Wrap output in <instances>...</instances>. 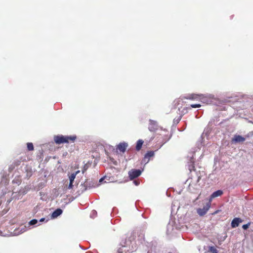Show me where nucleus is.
I'll use <instances>...</instances> for the list:
<instances>
[{
  "label": "nucleus",
  "mask_w": 253,
  "mask_h": 253,
  "mask_svg": "<svg viewBox=\"0 0 253 253\" xmlns=\"http://www.w3.org/2000/svg\"><path fill=\"white\" fill-rule=\"evenodd\" d=\"M128 144L125 142H121L116 146V149L120 152L125 153L126 151Z\"/></svg>",
  "instance_id": "423d86ee"
},
{
  "label": "nucleus",
  "mask_w": 253,
  "mask_h": 253,
  "mask_svg": "<svg viewBox=\"0 0 253 253\" xmlns=\"http://www.w3.org/2000/svg\"><path fill=\"white\" fill-rule=\"evenodd\" d=\"M250 225V223H247L246 224H244V225H243L242 228L244 230H246V229H247L249 227Z\"/></svg>",
  "instance_id": "b1692460"
},
{
  "label": "nucleus",
  "mask_w": 253,
  "mask_h": 253,
  "mask_svg": "<svg viewBox=\"0 0 253 253\" xmlns=\"http://www.w3.org/2000/svg\"><path fill=\"white\" fill-rule=\"evenodd\" d=\"M223 192L221 190H217L214 192L210 196V199H209V201L211 203L213 199L217 197L218 196H221L223 194Z\"/></svg>",
  "instance_id": "1a4fd4ad"
},
{
  "label": "nucleus",
  "mask_w": 253,
  "mask_h": 253,
  "mask_svg": "<svg viewBox=\"0 0 253 253\" xmlns=\"http://www.w3.org/2000/svg\"><path fill=\"white\" fill-rule=\"evenodd\" d=\"M149 130L151 131H155L158 129V125L156 121L150 120L149 121Z\"/></svg>",
  "instance_id": "6e6552de"
},
{
  "label": "nucleus",
  "mask_w": 253,
  "mask_h": 253,
  "mask_svg": "<svg viewBox=\"0 0 253 253\" xmlns=\"http://www.w3.org/2000/svg\"><path fill=\"white\" fill-rule=\"evenodd\" d=\"M196 174H197V178L196 180V182L198 183L201 178V175L200 174V172H199V173L197 172Z\"/></svg>",
  "instance_id": "4be33fe9"
},
{
  "label": "nucleus",
  "mask_w": 253,
  "mask_h": 253,
  "mask_svg": "<svg viewBox=\"0 0 253 253\" xmlns=\"http://www.w3.org/2000/svg\"><path fill=\"white\" fill-rule=\"evenodd\" d=\"M15 220L12 219L10 222L9 225L7 226L6 230L4 231V236H11L16 235V227L15 226Z\"/></svg>",
  "instance_id": "7ed1b4c3"
},
{
  "label": "nucleus",
  "mask_w": 253,
  "mask_h": 253,
  "mask_svg": "<svg viewBox=\"0 0 253 253\" xmlns=\"http://www.w3.org/2000/svg\"><path fill=\"white\" fill-rule=\"evenodd\" d=\"M243 222V220L239 217L234 218L231 222V227L235 228L239 226V224Z\"/></svg>",
  "instance_id": "9d476101"
},
{
  "label": "nucleus",
  "mask_w": 253,
  "mask_h": 253,
  "mask_svg": "<svg viewBox=\"0 0 253 253\" xmlns=\"http://www.w3.org/2000/svg\"><path fill=\"white\" fill-rule=\"evenodd\" d=\"M141 173L140 169H132L128 172L129 177L131 180L138 177Z\"/></svg>",
  "instance_id": "39448f33"
},
{
  "label": "nucleus",
  "mask_w": 253,
  "mask_h": 253,
  "mask_svg": "<svg viewBox=\"0 0 253 253\" xmlns=\"http://www.w3.org/2000/svg\"><path fill=\"white\" fill-rule=\"evenodd\" d=\"M143 142H144L142 139H139L137 141L135 149L137 151L140 150V149L142 148Z\"/></svg>",
  "instance_id": "ddd939ff"
},
{
  "label": "nucleus",
  "mask_w": 253,
  "mask_h": 253,
  "mask_svg": "<svg viewBox=\"0 0 253 253\" xmlns=\"http://www.w3.org/2000/svg\"><path fill=\"white\" fill-rule=\"evenodd\" d=\"M209 251L212 253H218V251L214 246L209 247Z\"/></svg>",
  "instance_id": "a211bd4d"
},
{
  "label": "nucleus",
  "mask_w": 253,
  "mask_h": 253,
  "mask_svg": "<svg viewBox=\"0 0 253 253\" xmlns=\"http://www.w3.org/2000/svg\"><path fill=\"white\" fill-rule=\"evenodd\" d=\"M200 195H201V194H200L199 195V196L197 198L196 200H198V199H199V196H200Z\"/></svg>",
  "instance_id": "473e14b6"
},
{
  "label": "nucleus",
  "mask_w": 253,
  "mask_h": 253,
  "mask_svg": "<svg viewBox=\"0 0 253 253\" xmlns=\"http://www.w3.org/2000/svg\"><path fill=\"white\" fill-rule=\"evenodd\" d=\"M134 182H135V184L136 185H138V184H139V183H138V182H136V181H134Z\"/></svg>",
  "instance_id": "2f4dec72"
},
{
  "label": "nucleus",
  "mask_w": 253,
  "mask_h": 253,
  "mask_svg": "<svg viewBox=\"0 0 253 253\" xmlns=\"http://www.w3.org/2000/svg\"><path fill=\"white\" fill-rule=\"evenodd\" d=\"M188 169L190 172H191L192 170H195L194 162L192 158L190 160V162L189 163Z\"/></svg>",
  "instance_id": "2eb2a0df"
},
{
  "label": "nucleus",
  "mask_w": 253,
  "mask_h": 253,
  "mask_svg": "<svg viewBox=\"0 0 253 253\" xmlns=\"http://www.w3.org/2000/svg\"><path fill=\"white\" fill-rule=\"evenodd\" d=\"M27 146L29 151H33L34 150V146L32 143H27Z\"/></svg>",
  "instance_id": "6ab92c4d"
},
{
  "label": "nucleus",
  "mask_w": 253,
  "mask_h": 253,
  "mask_svg": "<svg viewBox=\"0 0 253 253\" xmlns=\"http://www.w3.org/2000/svg\"><path fill=\"white\" fill-rule=\"evenodd\" d=\"M80 172V170H77L75 172H74L73 173L75 174V175H77V174H78L79 172Z\"/></svg>",
  "instance_id": "c85d7f7f"
},
{
  "label": "nucleus",
  "mask_w": 253,
  "mask_h": 253,
  "mask_svg": "<svg viewBox=\"0 0 253 253\" xmlns=\"http://www.w3.org/2000/svg\"><path fill=\"white\" fill-rule=\"evenodd\" d=\"M211 206V203L209 201L203 208H199L197 210L198 214L201 216L205 215L210 209Z\"/></svg>",
  "instance_id": "20e7f679"
},
{
  "label": "nucleus",
  "mask_w": 253,
  "mask_h": 253,
  "mask_svg": "<svg viewBox=\"0 0 253 253\" xmlns=\"http://www.w3.org/2000/svg\"><path fill=\"white\" fill-rule=\"evenodd\" d=\"M38 222V220L37 219H34L31 220L28 223L29 225H33L36 224Z\"/></svg>",
  "instance_id": "412c9836"
},
{
  "label": "nucleus",
  "mask_w": 253,
  "mask_h": 253,
  "mask_svg": "<svg viewBox=\"0 0 253 253\" xmlns=\"http://www.w3.org/2000/svg\"><path fill=\"white\" fill-rule=\"evenodd\" d=\"M181 118H182V116L181 115L173 119V123L175 124H178L179 122H180V121L181 120Z\"/></svg>",
  "instance_id": "aec40b11"
},
{
  "label": "nucleus",
  "mask_w": 253,
  "mask_h": 253,
  "mask_svg": "<svg viewBox=\"0 0 253 253\" xmlns=\"http://www.w3.org/2000/svg\"><path fill=\"white\" fill-rule=\"evenodd\" d=\"M246 138L241 135L236 134L231 139V142L232 143H237L243 142L245 141Z\"/></svg>",
  "instance_id": "0eeeda50"
},
{
  "label": "nucleus",
  "mask_w": 253,
  "mask_h": 253,
  "mask_svg": "<svg viewBox=\"0 0 253 253\" xmlns=\"http://www.w3.org/2000/svg\"><path fill=\"white\" fill-rule=\"evenodd\" d=\"M131 237H129V239L127 240L125 239L124 240H122L121 243V247L118 250V253H130L131 240L130 238Z\"/></svg>",
  "instance_id": "f03ea898"
},
{
  "label": "nucleus",
  "mask_w": 253,
  "mask_h": 253,
  "mask_svg": "<svg viewBox=\"0 0 253 253\" xmlns=\"http://www.w3.org/2000/svg\"><path fill=\"white\" fill-rule=\"evenodd\" d=\"M62 213V210L60 209H57L52 214V216L53 218L57 217Z\"/></svg>",
  "instance_id": "4468645a"
},
{
  "label": "nucleus",
  "mask_w": 253,
  "mask_h": 253,
  "mask_svg": "<svg viewBox=\"0 0 253 253\" xmlns=\"http://www.w3.org/2000/svg\"><path fill=\"white\" fill-rule=\"evenodd\" d=\"M70 180V183H73V182L74 181V180H71V179H69Z\"/></svg>",
  "instance_id": "7c9ffc66"
},
{
  "label": "nucleus",
  "mask_w": 253,
  "mask_h": 253,
  "mask_svg": "<svg viewBox=\"0 0 253 253\" xmlns=\"http://www.w3.org/2000/svg\"><path fill=\"white\" fill-rule=\"evenodd\" d=\"M253 136V131H251L247 135H246L247 137H252Z\"/></svg>",
  "instance_id": "a878e982"
},
{
  "label": "nucleus",
  "mask_w": 253,
  "mask_h": 253,
  "mask_svg": "<svg viewBox=\"0 0 253 253\" xmlns=\"http://www.w3.org/2000/svg\"><path fill=\"white\" fill-rule=\"evenodd\" d=\"M220 211V210H216V211H215L214 212H213V213H212V215H215V214H216L218 213Z\"/></svg>",
  "instance_id": "cd10ccee"
},
{
  "label": "nucleus",
  "mask_w": 253,
  "mask_h": 253,
  "mask_svg": "<svg viewBox=\"0 0 253 253\" xmlns=\"http://www.w3.org/2000/svg\"><path fill=\"white\" fill-rule=\"evenodd\" d=\"M44 220V218H41L40 220V222H42Z\"/></svg>",
  "instance_id": "c756f323"
},
{
  "label": "nucleus",
  "mask_w": 253,
  "mask_h": 253,
  "mask_svg": "<svg viewBox=\"0 0 253 253\" xmlns=\"http://www.w3.org/2000/svg\"><path fill=\"white\" fill-rule=\"evenodd\" d=\"M201 105L200 104H195L191 105V107L192 108H199L200 107Z\"/></svg>",
  "instance_id": "393cba45"
},
{
  "label": "nucleus",
  "mask_w": 253,
  "mask_h": 253,
  "mask_svg": "<svg viewBox=\"0 0 253 253\" xmlns=\"http://www.w3.org/2000/svg\"><path fill=\"white\" fill-rule=\"evenodd\" d=\"M154 155V153L153 151H148L144 156V158L143 159L144 162H146L147 163L149 162V159L151 157H152Z\"/></svg>",
  "instance_id": "9b49d317"
},
{
  "label": "nucleus",
  "mask_w": 253,
  "mask_h": 253,
  "mask_svg": "<svg viewBox=\"0 0 253 253\" xmlns=\"http://www.w3.org/2000/svg\"><path fill=\"white\" fill-rule=\"evenodd\" d=\"M76 138L77 137L76 135L64 136L62 135H57L54 136L53 139L55 143L60 144L74 142Z\"/></svg>",
  "instance_id": "f257e3e1"
},
{
  "label": "nucleus",
  "mask_w": 253,
  "mask_h": 253,
  "mask_svg": "<svg viewBox=\"0 0 253 253\" xmlns=\"http://www.w3.org/2000/svg\"><path fill=\"white\" fill-rule=\"evenodd\" d=\"M27 230V227L26 225H22L18 228H17V235L18 234H22Z\"/></svg>",
  "instance_id": "f8f14e48"
},
{
  "label": "nucleus",
  "mask_w": 253,
  "mask_h": 253,
  "mask_svg": "<svg viewBox=\"0 0 253 253\" xmlns=\"http://www.w3.org/2000/svg\"><path fill=\"white\" fill-rule=\"evenodd\" d=\"M90 165L88 164H85L84 165L82 170V173L84 174L87 170V169L89 168Z\"/></svg>",
  "instance_id": "f3484780"
},
{
  "label": "nucleus",
  "mask_w": 253,
  "mask_h": 253,
  "mask_svg": "<svg viewBox=\"0 0 253 253\" xmlns=\"http://www.w3.org/2000/svg\"><path fill=\"white\" fill-rule=\"evenodd\" d=\"M73 184H72V183H69V184L68 187V189H72V188H73Z\"/></svg>",
  "instance_id": "bb28decb"
},
{
  "label": "nucleus",
  "mask_w": 253,
  "mask_h": 253,
  "mask_svg": "<svg viewBox=\"0 0 253 253\" xmlns=\"http://www.w3.org/2000/svg\"><path fill=\"white\" fill-rule=\"evenodd\" d=\"M200 96V95H199V94H191L187 98V99H192V100L197 99L199 98Z\"/></svg>",
  "instance_id": "dca6fc26"
},
{
  "label": "nucleus",
  "mask_w": 253,
  "mask_h": 253,
  "mask_svg": "<svg viewBox=\"0 0 253 253\" xmlns=\"http://www.w3.org/2000/svg\"><path fill=\"white\" fill-rule=\"evenodd\" d=\"M76 175H75L73 173H72L70 176H69V179H71V180H75V178H76Z\"/></svg>",
  "instance_id": "5701e85b"
}]
</instances>
